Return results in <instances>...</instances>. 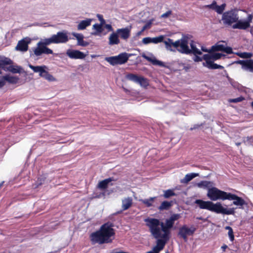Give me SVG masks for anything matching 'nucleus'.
I'll return each mask as SVG.
<instances>
[{
	"label": "nucleus",
	"instance_id": "obj_1",
	"mask_svg": "<svg viewBox=\"0 0 253 253\" xmlns=\"http://www.w3.org/2000/svg\"><path fill=\"white\" fill-rule=\"evenodd\" d=\"M179 217L180 215L178 214H173L169 219H166L165 223L156 218H147L144 219L151 235L157 240L156 249L160 250L164 249L170 238V229L172 227L174 221Z\"/></svg>",
	"mask_w": 253,
	"mask_h": 253
},
{
	"label": "nucleus",
	"instance_id": "obj_2",
	"mask_svg": "<svg viewBox=\"0 0 253 253\" xmlns=\"http://www.w3.org/2000/svg\"><path fill=\"white\" fill-rule=\"evenodd\" d=\"M253 19V15L249 14L247 20H239L237 11L235 10L226 11L223 13L222 16V20L224 25L231 26L233 23H235L232 28L241 30H246L249 28Z\"/></svg>",
	"mask_w": 253,
	"mask_h": 253
},
{
	"label": "nucleus",
	"instance_id": "obj_3",
	"mask_svg": "<svg viewBox=\"0 0 253 253\" xmlns=\"http://www.w3.org/2000/svg\"><path fill=\"white\" fill-rule=\"evenodd\" d=\"M115 234L112 224L108 222L102 225L99 230L92 233L90 240L94 244L110 243L114 240Z\"/></svg>",
	"mask_w": 253,
	"mask_h": 253
},
{
	"label": "nucleus",
	"instance_id": "obj_4",
	"mask_svg": "<svg viewBox=\"0 0 253 253\" xmlns=\"http://www.w3.org/2000/svg\"><path fill=\"white\" fill-rule=\"evenodd\" d=\"M195 203L197 204L201 209H206L217 213L230 215L235 213L234 208L227 209L222 206V204L217 202L215 204L211 201H204L202 200H196Z\"/></svg>",
	"mask_w": 253,
	"mask_h": 253
},
{
	"label": "nucleus",
	"instance_id": "obj_5",
	"mask_svg": "<svg viewBox=\"0 0 253 253\" xmlns=\"http://www.w3.org/2000/svg\"><path fill=\"white\" fill-rule=\"evenodd\" d=\"M228 193L219 190L216 187H211L208 189L207 196L211 201H215L218 200L224 201L227 199Z\"/></svg>",
	"mask_w": 253,
	"mask_h": 253
},
{
	"label": "nucleus",
	"instance_id": "obj_6",
	"mask_svg": "<svg viewBox=\"0 0 253 253\" xmlns=\"http://www.w3.org/2000/svg\"><path fill=\"white\" fill-rule=\"evenodd\" d=\"M131 54L124 52L118 56L108 57L105 60L111 65L114 66L118 64H123L126 63Z\"/></svg>",
	"mask_w": 253,
	"mask_h": 253
},
{
	"label": "nucleus",
	"instance_id": "obj_7",
	"mask_svg": "<svg viewBox=\"0 0 253 253\" xmlns=\"http://www.w3.org/2000/svg\"><path fill=\"white\" fill-rule=\"evenodd\" d=\"M29 67L32 70H33L35 73H38L40 77L44 78L49 81H55V78L45 70V69H47V67L46 66L43 65L35 66L29 64Z\"/></svg>",
	"mask_w": 253,
	"mask_h": 253
},
{
	"label": "nucleus",
	"instance_id": "obj_8",
	"mask_svg": "<svg viewBox=\"0 0 253 253\" xmlns=\"http://www.w3.org/2000/svg\"><path fill=\"white\" fill-rule=\"evenodd\" d=\"M177 46L175 47L177 50L185 54H190V48L188 47V38L187 37H183L180 40H177Z\"/></svg>",
	"mask_w": 253,
	"mask_h": 253
},
{
	"label": "nucleus",
	"instance_id": "obj_9",
	"mask_svg": "<svg viewBox=\"0 0 253 253\" xmlns=\"http://www.w3.org/2000/svg\"><path fill=\"white\" fill-rule=\"evenodd\" d=\"M196 230V228L194 225L189 227L185 225L179 228L178 235L182 238L185 241H187V237L193 235Z\"/></svg>",
	"mask_w": 253,
	"mask_h": 253
},
{
	"label": "nucleus",
	"instance_id": "obj_10",
	"mask_svg": "<svg viewBox=\"0 0 253 253\" xmlns=\"http://www.w3.org/2000/svg\"><path fill=\"white\" fill-rule=\"evenodd\" d=\"M33 52L35 55L39 56L42 54H51L53 51L49 48L42 45L40 42L37 43V46L33 49Z\"/></svg>",
	"mask_w": 253,
	"mask_h": 253
},
{
	"label": "nucleus",
	"instance_id": "obj_11",
	"mask_svg": "<svg viewBox=\"0 0 253 253\" xmlns=\"http://www.w3.org/2000/svg\"><path fill=\"white\" fill-rule=\"evenodd\" d=\"M54 43H65L68 41V37L66 33L58 32L52 36Z\"/></svg>",
	"mask_w": 253,
	"mask_h": 253
},
{
	"label": "nucleus",
	"instance_id": "obj_12",
	"mask_svg": "<svg viewBox=\"0 0 253 253\" xmlns=\"http://www.w3.org/2000/svg\"><path fill=\"white\" fill-rule=\"evenodd\" d=\"M236 63L240 64L242 69L253 73V60H239Z\"/></svg>",
	"mask_w": 253,
	"mask_h": 253
},
{
	"label": "nucleus",
	"instance_id": "obj_13",
	"mask_svg": "<svg viewBox=\"0 0 253 253\" xmlns=\"http://www.w3.org/2000/svg\"><path fill=\"white\" fill-rule=\"evenodd\" d=\"M229 200H234L233 204L234 205L242 207L244 205H247V203L244 199L242 198L238 197L236 195L228 193L227 199Z\"/></svg>",
	"mask_w": 253,
	"mask_h": 253
},
{
	"label": "nucleus",
	"instance_id": "obj_14",
	"mask_svg": "<svg viewBox=\"0 0 253 253\" xmlns=\"http://www.w3.org/2000/svg\"><path fill=\"white\" fill-rule=\"evenodd\" d=\"M212 52L221 51L226 52L228 54L232 53V49L230 47L225 46L224 45L221 44L220 42L217 43L216 44L211 46Z\"/></svg>",
	"mask_w": 253,
	"mask_h": 253
},
{
	"label": "nucleus",
	"instance_id": "obj_15",
	"mask_svg": "<svg viewBox=\"0 0 253 253\" xmlns=\"http://www.w3.org/2000/svg\"><path fill=\"white\" fill-rule=\"evenodd\" d=\"M66 54L72 59H84L86 54L77 50H68Z\"/></svg>",
	"mask_w": 253,
	"mask_h": 253
},
{
	"label": "nucleus",
	"instance_id": "obj_16",
	"mask_svg": "<svg viewBox=\"0 0 253 253\" xmlns=\"http://www.w3.org/2000/svg\"><path fill=\"white\" fill-rule=\"evenodd\" d=\"M30 40L28 38H24L18 42L15 49L22 52L26 51L28 49V44Z\"/></svg>",
	"mask_w": 253,
	"mask_h": 253
},
{
	"label": "nucleus",
	"instance_id": "obj_17",
	"mask_svg": "<svg viewBox=\"0 0 253 253\" xmlns=\"http://www.w3.org/2000/svg\"><path fill=\"white\" fill-rule=\"evenodd\" d=\"M131 26L127 27L125 28L119 29L116 31V33L122 39L126 40L130 36Z\"/></svg>",
	"mask_w": 253,
	"mask_h": 253
},
{
	"label": "nucleus",
	"instance_id": "obj_18",
	"mask_svg": "<svg viewBox=\"0 0 253 253\" xmlns=\"http://www.w3.org/2000/svg\"><path fill=\"white\" fill-rule=\"evenodd\" d=\"M133 204L132 198L130 197H125L122 200V209L126 211L131 208Z\"/></svg>",
	"mask_w": 253,
	"mask_h": 253
},
{
	"label": "nucleus",
	"instance_id": "obj_19",
	"mask_svg": "<svg viewBox=\"0 0 253 253\" xmlns=\"http://www.w3.org/2000/svg\"><path fill=\"white\" fill-rule=\"evenodd\" d=\"M222 56H224L223 54L219 53H214L212 54H206L204 55L203 58L205 61H212L220 59Z\"/></svg>",
	"mask_w": 253,
	"mask_h": 253
},
{
	"label": "nucleus",
	"instance_id": "obj_20",
	"mask_svg": "<svg viewBox=\"0 0 253 253\" xmlns=\"http://www.w3.org/2000/svg\"><path fill=\"white\" fill-rule=\"evenodd\" d=\"M142 57L148 60L149 62H151L153 65H158L160 66H165L164 63L159 60H158L155 57H149L145 55L144 53H142L141 55Z\"/></svg>",
	"mask_w": 253,
	"mask_h": 253
},
{
	"label": "nucleus",
	"instance_id": "obj_21",
	"mask_svg": "<svg viewBox=\"0 0 253 253\" xmlns=\"http://www.w3.org/2000/svg\"><path fill=\"white\" fill-rule=\"evenodd\" d=\"M92 21V19L90 18H87L85 20L81 21L78 25V30H83L85 29L87 27L90 25Z\"/></svg>",
	"mask_w": 253,
	"mask_h": 253
},
{
	"label": "nucleus",
	"instance_id": "obj_22",
	"mask_svg": "<svg viewBox=\"0 0 253 253\" xmlns=\"http://www.w3.org/2000/svg\"><path fill=\"white\" fill-rule=\"evenodd\" d=\"M113 181L112 178H109L100 181L98 182L97 187L101 190L106 189L108 186L109 183Z\"/></svg>",
	"mask_w": 253,
	"mask_h": 253
},
{
	"label": "nucleus",
	"instance_id": "obj_23",
	"mask_svg": "<svg viewBox=\"0 0 253 253\" xmlns=\"http://www.w3.org/2000/svg\"><path fill=\"white\" fill-rule=\"evenodd\" d=\"M73 35L77 39L79 45L86 46L88 45V43L87 42L84 41V36L83 35L74 33H73Z\"/></svg>",
	"mask_w": 253,
	"mask_h": 253
},
{
	"label": "nucleus",
	"instance_id": "obj_24",
	"mask_svg": "<svg viewBox=\"0 0 253 253\" xmlns=\"http://www.w3.org/2000/svg\"><path fill=\"white\" fill-rule=\"evenodd\" d=\"M203 65L205 67H208L209 69H223V67L215 64L212 61H206L205 62L203 63Z\"/></svg>",
	"mask_w": 253,
	"mask_h": 253
},
{
	"label": "nucleus",
	"instance_id": "obj_25",
	"mask_svg": "<svg viewBox=\"0 0 253 253\" xmlns=\"http://www.w3.org/2000/svg\"><path fill=\"white\" fill-rule=\"evenodd\" d=\"M120 43L119 36L117 33H112L109 38V44L110 45L118 44Z\"/></svg>",
	"mask_w": 253,
	"mask_h": 253
},
{
	"label": "nucleus",
	"instance_id": "obj_26",
	"mask_svg": "<svg viewBox=\"0 0 253 253\" xmlns=\"http://www.w3.org/2000/svg\"><path fill=\"white\" fill-rule=\"evenodd\" d=\"M190 45L191 46V49H190V54L193 53L194 55L202 54V52L197 48L196 43L193 41H191Z\"/></svg>",
	"mask_w": 253,
	"mask_h": 253
},
{
	"label": "nucleus",
	"instance_id": "obj_27",
	"mask_svg": "<svg viewBox=\"0 0 253 253\" xmlns=\"http://www.w3.org/2000/svg\"><path fill=\"white\" fill-rule=\"evenodd\" d=\"M198 176H199V173H192L190 174H187L185 176L184 178L180 180V182L182 183H187L194 178Z\"/></svg>",
	"mask_w": 253,
	"mask_h": 253
},
{
	"label": "nucleus",
	"instance_id": "obj_28",
	"mask_svg": "<svg viewBox=\"0 0 253 253\" xmlns=\"http://www.w3.org/2000/svg\"><path fill=\"white\" fill-rule=\"evenodd\" d=\"M163 42L165 43L166 45V48L170 50H172L170 49V47H171L172 46H173L174 47H177V43H178V42H176V41L173 42L172 40L169 38L167 39L165 41L163 40Z\"/></svg>",
	"mask_w": 253,
	"mask_h": 253
},
{
	"label": "nucleus",
	"instance_id": "obj_29",
	"mask_svg": "<svg viewBox=\"0 0 253 253\" xmlns=\"http://www.w3.org/2000/svg\"><path fill=\"white\" fill-rule=\"evenodd\" d=\"M196 185L199 188H211L212 186V183L208 181H202L199 183H196Z\"/></svg>",
	"mask_w": 253,
	"mask_h": 253
},
{
	"label": "nucleus",
	"instance_id": "obj_30",
	"mask_svg": "<svg viewBox=\"0 0 253 253\" xmlns=\"http://www.w3.org/2000/svg\"><path fill=\"white\" fill-rule=\"evenodd\" d=\"M3 79L10 84H16L18 83L19 79V78L15 76H11L9 75H6L3 76Z\"/></svg>",
	"mask_w": 253,
	"mask_h": 253
},
{
	"label": "nucleus",
	"instance_id": "obj_31",
	"mask_svg": "<svg viewBox=\"0 0 253 253\" xmlns=\"http://www.w3.org/2000/svg\"><path fill=\"white\" fill-rule=\"evenodd\" d=\"M171 206L172 203L171 202L164 201L159 207V210L160 211L168 210Z\"/></svg>",
	"mask_w": 253,
	"mask_h": 253
},
{
	"label": "nucleus",
	"instance_id": "obj_32",
	"mask_svg": "<svg viewBox=\"0 0 253 253\" xmlns=\"http://www.w3.org/2000/svg\"><path fill=\"white\" fill-rule=\"evenodd\" d=\"M39 42L45 47H47V45H48L51 43H54L52 36L50 38L42 39Z\"/></svg>",
	"mask_w": 253,
	"mask_h": 253
},
{
	"label": "nucleus",
	"instance_id": "obj_33",
	"mask_svg": "<svg viewBox=\"0 0 253 253\" xmlns=\"http://www.w3.org/2000/svg\"><path fill=\"white\" fill-rule=\"evenodd\" d=\"M22 70V68L18 66H10L7 69L8 71L12 73H20Z\"/></svg>",
	"mask_w": 253,
	"mask_h": 253
},
{
	"label": "nucleus",
	"instance_id": "obj_34",
	"mask_svg": "<svg viewBox=\"0 0 253 253\" xmlns=\"http://www.w3.org/2000/svg\"><path fill=\"white\" fill-rule=\"evenodd\" d=\"M103 25L101 24H95L93 25L92 28L93 29H94L96 32L94 33H93L94 35H97L99 33H101L103 31V28H102Z\"/></svg>",
	"mask_w": 253,
	"mask_h": 253
},
{
	"label": "nucleus",
	"instance_id": "obj_35",
	"mask_svg": "<svg viewBox=\"0 0 253 253\" xmlns=\"http://www.w3.org/2000/svg\"><path fill=\"white\" fill-rule=\"evenodd\" d=\"M141 86L146 87L148 85L149 83L147 80L142 77L139 76L137 82Z\"/></svg>",
	"mask_w": 253,
	"mask_h": 253
},
{
	"label": "nucleus",
	"instance_id": "obj_36",
	"mask_svg": "<svg viewBox=\"0 0 253 253\" xmlns=\"http://www.w3.org/2000/svg\"><path fill=\"white\" fill-rule=\"evenodd\" d=\"M153 21L154 19H152L147 22V23L142 27V30L137 33V35H140L146 29H149L151 27Z\"/></svg>",
	"mask_w": 253,
	"mask_h": 253
},
{
	"label": "nucleus",
	"instance_id": "obj_37",
	"mask_svg": "<svg viewBox=\"0 0 253 253\" xmlns=\"http://www.w3.org/2000/svg\"><path fill=\"white\" fill-rule=\"evenodd\" d=\"M176 194L173 190L169 189L164 191V197L165 198H169L170 197L175 196Z\"/></svg>",
	"mask_w": 253,
	"mask_h": 253
},
{
	"label": "nucleus",
	"instance_id": "obj_38",
	"mask_svg": "<svg viewBox=\"0 0 253 253\" xmlns=\"http://www.w3.org/2000/svg\"><path fill=\"white\" fill-rule=\"evenodd\" d=\"M156 197L150 198L149 199H144L140 200L143 204L146 205L148 207H151L152 205V203L154 202Z\"/></svg>",
	"mask_w": 253,
	"mask_h": 253
},
{
	"label": "nucleus",
	"instance_id": "obj_39",
	"mask_svg": "<svg viewBox=\"0 0 253 253\" xmlns=\"http://www.w3.org/2000/svg\"><path fill=\"white\" fill-rule=\"evenodd\" d=\"M165 36L161 35L158 37L152 38V43L157 44L163 42Z\"/></svg>",
	"mask_w": 253,
	"mask_h": 253
},
{
	"label": "nucleus",
	"instance_id": "obj_40",
	"mask_svg": "<svg viewBox=\"0 0 253 253\" xmlns=\"http://www.w3.org/2000/svg\"><path fill=\"white\" fill-rule=\"evenodd\" d=\"M236 54L240 57L243 58H250L253 56V54L250 52H239Z\"/></svg>",
	"mask_w": 253,
	"mask_h": 253
},
{
	"label": "nucleus",
	"instance_id": "obj_41",
	"mask_svg": "<svg viewBox=\"0 0 253 253\" xmlns=\"http://www.w3.org/2000/svg\"><path fill=\"white\" fill-rule=\"evenodd\" d=\"M225 229L228 230V235L230 238V241L233 242L234 240V235L232 228L230 226H226Z\"/></svg>",
	"mask_w": 253,
	"mask_h": 253
},
{
	"label": "nucleus",
	"instance_id": "obj_42",
	"mask_svg": "<svg viewBox=\"0 0 253 253\" xmlns=\"http://www.w3.org/2000/svg\"><path fill=\"white\" fill-rule=\"evenodd\" d=\"M108 191H104L102 192H100L99 193H94L92 198H94V199H98V198H105L106 194L107 192H108Z\"/></svg>",
	"mask_w": 253,
	"mask_h": 253
},
{
	"label": "nucleus",
	"instance_id": "obj_43",
	"mask_svg": "<svg viewBox=\"0 0 253 253\" xmlns=\"http://www.w3.org/2000/svg\"><path fill=\"white\" fill-rule=\"evenodd\" d=\"M139 76H138L136 75L129 74L126 75V78L130 81H133L134 82L137 83L138 78Z\"/></svg>",
	"mask_w": 253,
	"mask_h": 253
},
{
	"label": "nucleus",
	"instance_id": "obj_44",
	"mask_svg": "<svg viewBox=\"0 0 253 253\" xmlns=\"http://www.w3.org/2000/svg\"><path fill=\"white\" fill-rule=\"evenodd\" d=\"M225 5L224 4H223L220 6L217 5L215 11H216L218 14H221L225 9Z\"/></svg>",
	"mask_w": 253,
	"mask_h": 253
},
{
	"label": "nucleus",
	"instance_id": "obj_45",
	"mask_svg": "<svg viewBox=\"0 0 253 253\" xmlns=\"http://www.w3.org/2000/svg\"><path fill=\"white\" fill-rule=\"evenodd\" d=\"M142 42L144 44L152 43V38L146 37L142 39Z\"/></svg>",
	"mask_w": 253,
	"mask_h": 253
},
{
	"label": "nucleus",
	"instance_id": "obj_46",
	"mask_svg": "<svg viewBox=\"0 0 253 253\" xmlns=\"http://www.w3.org/2000/svg\"><path fill=\"white\" fill-rule=\"evenodd\" d=\"M216 6H217L216 2L215 1H213L211 4L206 5L205 7L212 9L215 10L216 9Z\"/></svg>",
	"mask_w": 253,
	"mask_h": 253
},
{
	"label": "nucleus",
	"instance_id": "obj_47",
	"mask_svg": "<svg viewBox=\"0 0 253 253\" xmlns=\"http://www.w3.org/2000/svg\"><path fill=\"white\" fill-rule=\"evenodd\" d=\"M97 17L98 18V20L100 21V24L103 25L105 23V21L103 18V16L100 14H97Z\"/></svg>",
	"mask_w": 253,
	"mask_h": 253
},
{
	"label": "nucleus",
	"instance_id": "obj_48",
	"mask_svg": "<svg viewBox=\"0 0 253 253\" xmlns=\"http://www.w3.org/2000/svg\"><path fill=\"white\" fill-rule=\"evenodd\" d=\"M243 99V98L242 97H238L235 99H231L229 101L230 102L237 103L241 101Z\"/></svg>",
	"mask_w": 253,
	"mask_h": 253
},
{
	"label": "nucleus",
	"instance_id": "obj_49",
	"mask_svg": "<svg viewBox=\"0 0 253 253\" xmlns=\"http://www.w3.org/2000/svg\"><path fill=\"white\" fill-rule=\"evenodd\" d=\"M157 246V241L156 242V245L153 248L152 251H149L147 252V253H159V252L162 251V250H159L157 249H156L155 248Z\"/></svg>",
	"mask_w": 253,
	"mask_h": 253
},
{
	"label": "nucleus",
	"instance_id": "obj_50",
	"mask_svg": "<svg viewBox=\"0 0 253 253\" xmlns=\"http://www.w3.org/2000/svg\"><path fill=\"white\" fill-rule=\"evenodd\" d=\"M10 60L9 59H8L7 58H5L4 59H2L1 57H0V64L1 63L5 64H9L10 63L9 62Z\"/></svg>",
	"mask_w": 253,
	"mask_h": 253
},
{
	"label": "nucleus",
	"instance_id": "obj_51",
	"mask_svg": "<svg viewBox=\"0 0 253 253\" xmlns=\"http://www.w3.org/2000/svg\"><path fill=\"white\" fill-rule=\"evenodd\" d=\"M195 56L194 58V61L195 62H200V61H202L203 60H204L203 57H201L197 56V55H195Z\"/></svg>",
	"mask_w": 253,
	"mask_h": 253
},
{
	"label": "nucleus",
	"instance_id": "obj_52",
	"mask_svg": "<svg viewBox=\"0 0 253 253\" xmlns=\"http://www.w3.org/2000/svg\"><path fill=\"white\" fill-rule=\"evenodd\" d=\"M171 14V11H168L167 12L161 15V17H162V18H167V17H169Z\"/></svg>",
	"mask_w": 253,
	"mask_h": 253
},
{
	"label": "nucleus",
	"instance_id": "obj_53",
	"mask_svg": "<svg viewBox=\"0 0 253 253\" xmlns=\"http://www.w3.org/2000/svg\"><path fill=\"white\" fill-rule=\"evenodd\" d=\"M5 81L6 80L3 79V77L0 79V88L2 87L5 84Z\"/></svg>",
	"mask_w": 253,
	"mask_h": 253
},
{
	"label": "nucleus",
	"instance_id": "obj_54",
	"mask_svg": "<svg viewBox=\"0 0 253 253\" xmlns=\"http://www.w3.org/2000/svg\"><path fill=\"white\" fill-rule=\"evenodd\" d=\"M201 50L204 52L211 53L212 52L211 48L210 49H208L204 46L201 47Z\"/></svg>",
	"mask_w": 253,
	"mask_h": 253
},
{
	"label": "nucleus",
	"instance_id": "obj_55",
	"mask_svg": "<svg viewBox=\"0 0 253 253\" xmlns=\"http://www.w3.org/2000/svg\"><path fill=\"white\" fill-rule=\"evenodd\" d=\"M105 28L108 30V31H113V28L111 26V25L110 24H106L105 25Z\"/></svg>",
	"mask_w": 253,
	"mask_h": 253
},
{
	"label": "nucleus",
	"instance_id": "obj_56",
	"mask_svg": "<svg viewBox=\"0 0 253 253\" xmlns=\"http://www.w3.org/2000/svg\"><path fill=\"white\" fill-rule=\"evenodd\" d=\"M227 248V246L226 245H224L221 247V249L224 251L225 249Z\"/></svg>",
	"mask_w": 253,
	"mask_h": 253
},
{
	"label": "nucleus",
	"instance_id": "obj_57",
	"mask_svg": "<svg viewBox=\"0 0 253 253\" xmlns=\"http://www.w3.org/2000/svg\"><path fill=\"white\" fill-rule=\"evenodd\" d=\"M190 66H185L184 67V69L186 71H188V70L190 69Z\"/></svg>",
	"mask_w": 253,
	"mask_h": 253
},
{
	"label": "nucleus",
	"instance_id": "obj_58",
	"mask_svg": "<svg viewBox=\"0 0 253 253\" xmlns=\"http://www.w3.org/2000/svg\"><path fill=\"white\" fill-rule=\"evenodd\" d=\"M198 126H194L193 128H191V130H192L193 129L197 128L198 127Z\"/></svg>",
	"mask_w": 253,
	"mask_h": 253
},
{
	"label": "nucleus",
	"instance_id": "obj_59",
	"mask_svg": "<svg viewBox=\"0 0 253 253\" xmlns=\"http://www.w3.org/2000/svg\"><path fill=\"white\" fill-rule=\"evenodd\" d=\"M4 181H2L1 183H0V188L2 186V185H3V183Z\"/></svg>",
	"mask_w": 253,
	"mask_h": 253
},
{
	"label": "nucleus",
	"instance_id": "obj_60",
	"mask_svg": "<svg viewBox=\"0 0 253 253\" xmlns=\"http://www.w3.org/2000/svg\"><path fill=\"white\" fill-rule=\"evenodd\" d=\"M96 57V55H91V57L92 58H94V57Z\"/></svg>",
	"mask_w": 253,
	"mask_h": 253
},
{
	"label": "nucleus",
	"instance_id": "obj_61",
	"mask_svg": "<svg viewBox=\"0 0 253 253\" xmlns=\"http://www.w3.org/2000/svg\"><path fill=\"white\" fill-rule=\"evenodd\" d=\"M236 144L237 145V146H239L240 145V143H236Z\"/></svg>",
	"mask_w": 253,
	"mask_h": 253
},
{
	"label": "nucleus",
	"instance_id": "obj_62",
	"mask_svg": "<svg viewBox=\"0 0 253 253\" xmlns=\"http://www.w3.org/2000/svg\"><path fill=\"white\" fill-rule=\"evenodd\" d=\"M110 193H111V192H108L107 193V194H108V195H109V194H110Z\"/></svg>",
	"mask_w": 253,
	"mask_h": 253
},
{
	"label": "nucleus",
	"instance_id": "obj_63",
	"mask_svg": "<svg viewBox=\"0 0 253 253\" xmlns=\"http://www.w3.org/2000/svg\"><path fill=\"white\" fill-rule=\"evenodd\" d=\"M252 106L253 108V102L252 103Z\"/></svg>",
	"mask_w": 253,
	"mask_h": 253
},
{
	"label": "nucleus",
	"instance_id": "obj_64",
	"mask_svg": "<svg viewBox=\"0 0 253 253\" xmlns=\"http://www.w3.org/2000/svg\"><path fill=\"white\" fill-rule=\"evenodd\" d=\"M166 253H169L168 251L166 252Z\"/></svg>",
	"mask_w": 253,
	"mask_h": 253
}]
</instances>
